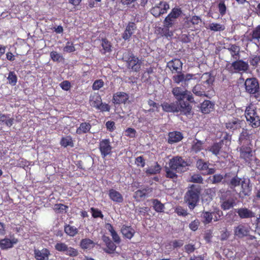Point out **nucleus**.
<instances>
[{
	"instance_id": "49530a36",
	"label": "nucleus",
	"mask_w": 260,
	"mask_h": 260,
	"mask_svg": "<svg viewBox=\"0 0 260 260\" xmlns=\"http://www.w3.org/2000/svg\"><path fill=\"white\" fill-rule=\"evenodd\" d=\"M166 177L167 178L172 179H176L178 177V175H177V173L178 172L175 171V170H173L170 167H166Z\"/></svg>"
},
{
	"instance_id": "a18cd8bd",
	"label": "nucleus",
	"mask_w": 260,
	"mask_h": 260,
	"mask_svg": "<svg viewBox=\"0 0 260 260\" xmlns=\"http://www.w3.org/2000/svg\"><path fill=\"white\" fill-rule=\"evenodd\" d=\"M217 8L220 15L222 17L225 15L227 11V7L224 0H220L217 5Z\"/></svg>"
},
{
	"instance_id": "4468645a",
	"label": "nucleus",
	"mask_w": 260,
	"mask_h": 260,
	"mask_svg": "<svg viewBox=\"0 0 260 260\" xmlns=\"http://www.w3.org/2000/svg\"><path fill=\"white\" fill-rule=\"evenodd\" d=\"M182 65L183 63L180 59L177 58L173 59L167 63V67L172 73L182 71Z\"/></svg>"
},
{
	"instance_id": "473e14b6",
	"label": "nucleus",
	"mask_w": 260,
	"mask_h": 260,
	"mask_svg": "<svg viewBox=\"0 0 260 260\" xmlns=\"http://www.w3.org/2000/svg\"><path fill=\"white\" fill-rule=\"evenodd\" d=\"M107 229L108 231L110 233L111 236H112V239L114 242L116 244H119L121 242V239L117 232L114 229L113 225L110 223L107 224Z\"/></svg>"
},
{
	"instance_id": "7c9ffc66",
	"label": "nucleus",
	"mask_w": 260,
	"mask_h": 260,
	"mask_svg": "<svg viewBox=\"0 0 260 260\" xmlns=\"http://www.w3.org/2000/svg\"><path fill=\"white\" fill-rule=\"evenodd\" d=\"M247 121H250L253 127H257L260 125V118L257 115H244Z\"/></svg>"
},
{
	"instance_id": "bf43d9fd",
	"label": "nucleus",
	"mask_w": 260,
	"mask_h": 260,
	"mask_svg": "<svg viewBox=\"0 0 260 260\" xmlns=\"http://www.w3.org/2000/svg\"><path fill=\"white\" fill-rule=\"evenodd\" d=\"M90 210L92 214V216L93 218H101V219H103L104 215L102 211L100 210L99 209L92 207L90 208Z\"/></svg>"
},
{
	"instance_id": "0eeeda50",
	"label": "nucleus",
	"mask_w": 260,
	"mask_h": 260,
	"mask_svg": "<svg viewBox=\"0 0 260 260\" xmlns=\"http://www.w3.org/2000/svg\"><path fill=\"white\" fill-rule=\"evenodd\" d=\"M112 148L109 139H104L100 141L99 149L102 158H104L107 156L111 154Z\"/></svg>"
},
{
	"instance_id": "f3484780",
	"label": "nucleus",
	"mask_w": 260,
	"mask_h": 260,
	"mask_svg": "<svg viewBox=\"0 0 260 260\" xmlns=\"http://www.w3.org/2000/svg\"><path fill=\"white\" fill-rule=\"evenodd\" d=\"M176 73H177V74L174 75L172 77V79L174 82L177 84H179L180 82H186L188 81L193 79V77L194 76L193 74L189 73L184 75L182 73V71Z\"/></svg>"
},
{
	"instance_id": "5fc2aeb1",
	"label": "nucleus",
	"mask_w": 260,
	"mask_h": 260,
	"mask_svg": "<svg viewBox=\"0 0 260 260\" xmlns=\"http://www.w3.org/2000/svg\"><path fill=\"white\" fill-rule=\"evenodd\" d=\"M68 247V246L65 243L59 242L55 244L54 248L58 252L66 253Z\"/></svg>"
},
{
	"instance_id": "338daca9",
	"label": "nucleus",
	"mask_w": 260,
	"mask_h": 260,
	"mask_svg": "<svg viewBox=\"0 0 260 260\" xmlns=\"http://www.w3.org/2000/svg\"><path fill=\"white\" fill-rule=\"evenodd\" d=\"M175 212L178 216L185 217L188 215L187 210L181 206H177L175 209Z\"/></svg>"
},
{
	"instance_id": "774afa93",
	"label": "nucleus",
	"mask_w": 260,
	"mask_h": 260,
	"mask_svg": "<svg viewBox=\"0 0 260 260\" xmlns=\"http://www.w3.org/2000/svg\"><path fill=\"white\" fill-rule=\"evenodd\" d=\"M252 39L259 40L260 39V25H258L252 32Z\"/></svg>"
},
{
	"instance_id": "09e8293b",
	"label": "nucleus",
	"mask_w": 260,
	"mask_h": 260,
	"mask_svg": "<svg viewBox=\"0 0 260 260\" xmlns=\"http://www.w3.org/2000/svg\"><path fill=\"white\" fill-rule=\"evenodd\" d=\"M161 170L160 166L156 162V165L154 166H152L146 170V173L147 174L154 175L159 173Z\"/></svg>"
},
{
	"instance_id": "412c9836",
	"label": "nucleus",
	"mask_w": 260,
	"mask_h": 260,
	"mask_svg": "<svg viewBox=\"0 0 260 260\" xmlns=\"http://www.w3.org/2000/svg\"><path fill=\"white\" fill-rule=\"evenodd\" d=\"M183 138L182 134L178 131L169 132L168 134V142L170 144L177 143L181 141Z\"/></svg>"
},
{
	"instance_id": "c9c22d12",
	"label": "nucleus",
	"mask_w": 260,
	"mask_h": 260,
	"mask_svg": "<svg viewBox=\"0 0 260 260\" xmlns=\"http://www.w3.org/2000/svg\"><path fill=\"white\" fill-rule=\"evenodd\" d=\"M101 46L103 48L102 53L105 54L107 52H110L112 51V44L106 38L101 39Z\"/></svg>"
},
{
	"instance_id": "052dcab7",
	"label": "nucleus",
	"mask_w": 260,
	"mask_h": 260,
	"mask_svg": "<svg viewBox=\"0 0 260 260\" xmlns=\"http://www.w3.org/2000/svg\"><path fill=\"white\" fill-rule=\"evenodd\" d=\"M213 219L214 221L219 220L223 216V212L219 209H215L212 212Z\"/></svg>"
},
{
	"instance_id": "c03bdc74",
	"label": "nucleus",
	"mask_w": 260,
	"mask_h": 260,
	"mask_svg": "<svg viewBox=\"0 0 260 260\" xmlns=\"http://www.w3.org/2000/svg\"><path fill=\"white\" fill-rule=\"evenodd\" d=\"M60 144L64 147H67L68 146L71 147L74 146L73 141L72 137L70 136L66 137H62L60 140Z\"/></svg>"
},
{
	"instance_id": "6ab92c4d",
	"label": "nucleus",
	"mask_w": 260,
	"mask_h": 260,
	"mask_svg": "<svg viewBox=\"0 0 260 260\" xmlns=\"http://www.w3.org/2000/svg\"><path fill=\"white\" fill-rule=\"evenodd\" d=\"M128 94L124 92H117L114 94L112 101L114 104H125L128 100Z\"/></svg>"
},
{
	"instance_id": "9d476101",
	"label": "nucleus",
	"mask_w": 260,
	"mask_h": 260,
	"mask_svg": "<svg viewBox=\"0 0 260 260\" xmlns=\"http://www.w3.org/2000/svg\"><path fill=\"white\" fill-rule=\"evenodd\" d=\"M18 242V239L13 236L10 238L5 237L4 238L0 239V248L2 250H7L12 248Z\"/></svg>"
},
{
	"instance_id": "69168bd1",
	"label": "nucleus",
	"mask_w": 260,
	"mask_h": 260,
	"mask_svg": "<svg viewBox=\"0 0 260 260\" xmlns=\"http://www.w3.org/2000/svg\"><path fill=\"white\" fill-rule=\"evenodd\" d=\"M50 57L53 61L60 62L62 59H63L62 56L55 51L51 52Z\"/></svg>"
},
{
	"instance_id": "f8f14e48",
	"label": "nucleus",
	"mask_w": 260,
	"mask_h": 260,
	"mask_svg": "<svg viewBox=\"0 0 260 260\" xmlns=\"http://www.w3.org/2000/svg\"><path fill=\"white\" fill-rule=\"evenodd\" d=\"M239 151L240 157L246 162L250 163L252 160L253 153L251 147L243 145L240 148Z\"/></svg>"
},
{
	"instance_id": "a878e982",
	"label": "nucleus",
	"mask_w": 260,
	"mask_h": 260,
	"mask_svg": "<svg viewBox=\"0 0 260 260\" xmlns=\"http://www.w3.org/2000/svg\"><path fill=\"white\" fill-rule=\"evenodd\" d=\"M201 112L203 114H209L214 110V104L209 100H205L201 106Z\"/></svg>"
},
{
	"instance_id": "37998d69",
	"label": "nucleus",
	"mask_w": 260,
	"mask_h": 260,
	"mask_svg": "<svg viewBox=\"0 0 260 260\" xmlns=\"http://www.w3.org/2000/svg\"><path fill=\"white\" fill-rule=\"evenodd\" d=\"M53 209L56 213L60 214L66 213L68 206L62 204H56Z\"/></svg>"
},
{
	"instance_id": "603ef678",
	"label": "nucleus",
	"mask_w": 260,
	"mask_h": 260,
	"mask_svg": "<svg viewBox=\"0 0 260 260\" xmlns=\"http://www.w3.org/2000/svg\"><path fill=\"white\" fill-rule=\"evenodd\" d=\"M91 105L95 108V105H99L102 102L101 96L98 94H94L90 96L89 99Z\"/></svg>"
},
{
	"instance_id": "aec40b11",
	"label": "nucleus",
	"mask_w": 260,
	"mask_h": 260,
	"mask_svg": "<svg viewBox=\"0 0 260 260\" xmlns=\"http://www.w3.org/2000/svg\"><path fill=\"white\" fill-rule=\"evenodd\" d=\"M108 196L110 199L117 203H122L123 202V196L116 190L111 188L109 190Z\"/></svg>"
},
{
	"instance_id": "4c0bfd02",
	"label": "nucleus",
	"mask_w": 260,
	"mask_h": 260,
	"mask_svg": "<svg viewBox=\"0 0 260 260\" xmlns=\"http://www.w3.org/2000/svg\"><path fill=\"white\" fill-rule=\"evenodd\" d=\"M242 179L239 177L237 175L234 176L230 180L227 182V184L231 189H234L236 187L239 186Z\"/></svg>"
},
{
	"instance_id": "2eb2a0df",
	"label": "nucleus",
	"mask_w": 260,
	"mask_h": 260,
	"mask_svg": "<svg viewBox=\"0 0 260 260\" xmlns=\"http://www.w3.org/2000/svg\"><path fill=\"white\" fill-rule=\"evenodd\" d=\"M102 240L105 243L106 248L104 249V251L109 254L114 253L117 248V246L110 238L106 235H103L102 238Z\"/></svg>"
},
{
	"instance_id": "393cba45",
	"label": "nucleus",
	"mask_w": 260,
	"mask_h": 260,
	"mask_svg": "<svg viewBox=\"0 0 260 260\" xmlns=\"http://www.w3.org/2000/svg\"><path fill=\"white\" fill-rule=\"evenodd\" d=\"M241 191L240 193L243 196H249L251 192L250 181L243 178L241 182Z\"/></svg>"
},
{
	"instance_id": "a211bd4d",
	"label": "nucleus",
	"mask_w": 260,
	"mask_h": 260,
	"mask_svg": "<svg viewBox=\"0 0 260 260\" xmlns=\"http://www.w3.org/2000/svg\"><path fill=\"white\" fill-rule=\"evenodd\" d=\"M137 29L136 24L133 22H129L126 26L124 32L122 35V38L124 40H128L134 34Z\"/></svg>"
},
{
	"instance_id": "a19ab883",
	"label": "nucleus",
	"mask_w": 260,
	"mask_h": 260,
	"mask_svg": "<svg viewBox=\"0 0 260 260\" xmlns=\"http://www.w3.org/2000/svg\"><path fill=\"white\" fill-rule=\"evenodd\" d=\"M240 122L241 121L238 119L233 120L232 121L226 123V127L231 130L239 128L241 127Z\"/></svg>"
},
{
	"instance_id": "7ed1b4c3",
	"label": "nucleus",
	"mask_w": 260,
	"mask_h": 260,
	"mask_svg": "<svg viewBox=\"0 0 260 260\" xmlns=\"http://www.w3.org/2000/svg\"><path fill=\"white\" fill-rule=\"evenodd\" d=\"M248 68L247 62L237 59L232 63L227 62L225 67V70L232 74L241 72H245L248 70Z\"/></svg>"
},
{
	"instance_id": "e2e57ef3",
	"label": "nucleus",
	"mask_w": 260,
	"mask_h": 260,
	"mask_svg": "<svg viewBox=\"0 0 260 260\" xmlns=\"http://www.w3.org/2000/svg\"><path fill=\"white\" fill-rule=\"evenodd\" d=\"M176 21V19L171 17V16L168 14L165 18L163 23L172 27L175 24Z\"/></svg>"
},
{
	"instance_id": "9b49d317",
	"label": "nucleus",
	"mask_w": 260,
	"mask_h": 260,
	"mask_svg": "<svg viewBox=\"0 0 260 260\" xmlns=\"http://www.w3.org/2000/svg\"><path fill=\"white\" fill-rule=\"evenodd\" d=\"M209 163L208 161H205L204 159H198L196 162V167L198 169L203 172L204 175L213 174L215 170L214 168H209Z\"/></svg>"
},
{
	"instance_id": "dca6fc26",
	"label": "nucleus",
	"mask_w": 260,
	"mask_h": 260,
	"mask_svg": "<svg viewBox=\"0 0 260 260\" xmlns=\"http://www.w3.org/2000/svg\"><path fill=\"white\" fill-rule=\"evenodd\" d=\"M161 106L164 111L166 112L175 113L180 111V106L178 102L175 103L165 102L161 104Z\"/></svg>"
},
{
	"instance_id": "0e129e2a",
	"label": "nucleus",
	"mask_w": 260,
	"mask_h": 260,
	"mask_svg": "<svg viewBox=\"0 0 260 260\" xmlns=\"http://www.w3.org/2000/svg\"><path fill=\"white\" fill-rule=\"evenodd\" d=\"M67 250L65 253L66 255H69L72 257L77 256L79 254V252L77 249L72 247H68Z\"/></svg>"
},
{
	"instance_id": "423d86ee",
	"label": "nucleus",
	"mask_w": 260,
	"mask_h": 260,
	"mask_svg": "<svg viewBox=\"0 0 260 260\" xmlns=\"http://www.w3.org/2000/svg\"><path fill=\"white\" fill-rule=\"evenodd\" d=\"M125 61L126 62V67L127 69L135 72H138L141 69L142 64L141 60L134 55L133 54L131 53L126 58Z\"/></svg>"
},
{
	"instance_id": "3c124183",
	"label": "nucleus",
	"mask_w": 260,
	"mask_h": 260,
	"mask_svg": "<svg viewBox=\"0 0 260 260\" xmlns=\"http://www.w3.org/2000/svg\"><path fill=\"white\" fill-rule=\"evenodd\" d=\"M7 79L10 85L12 86L16 85L17 82V77L14 72L11 71L9 73Z\"/></svg>"
},
{
	"instance_id": "bb28decb",
	"label": "nucleus",
	"mask_w": 260,
	"mask_h": 260,
	"mask_svg": "<svg viewBox=\"0 0 260 260\" xmlns=\"http://www.w3.org/2000/svg\"><path fill=\"white\" fill-rule=\"evenodd\" d=\"M239 216L241 218H248L254 217V213L250 210L246 208H241L236 209Z\"/></svg>"
},
{
	"instance_id": "c85d7f7f",
	"label": "nucleus",
	"mask_w": 260,
	"mask_h": 260,
	"mask_svg": "<svg viewBox=\"0 0 260 260\" xmlns=\"http://www.w3.org/2000/svg\"><path fill=\"white\" fill-rule=\"evenodd\" d=\"M202 78L205 79V81H203V84L206 86L208 89V91L212 88V85L214 81V78L209 73H204L202 77Z\"/></svg>"
},
{
	"instance_id": "f03ea898",
	"label": "nucleus",
	"mask_w": 260,
	"mask_h": 260,
	"mask_svg": "<svg viewBox=\"0 0 260 260\" xmlns=\"http://www.w3.org/2000/svg\"><path fill=\"white\" fill-rule=\"evenodd\" d=\"M201 188L199 185H191L188 189L184 196V201L189 208L193 210L199 201Z\"/></svg>"
},
{
	"instance_id": "58836bf2",
	"label": "nucleus",
	"mask_w": 260,
	"mask_h": 260,
	"mask_svg": "<svg viewBox=\"0 0 260 260\" xmlns=\"http://www.w3.org/2000/svg\"><path fill=\"white\" fill-rule=\"evenodd\" d=\"M94 246L93 241L88 238L83 239L80 243V246L83 249H90Z\"/></svg>"
},
{
	"instance_id": "ea45409f",
	"label": "nucleus",
	"mask_w": 260,
	"mask_h": 260,
	"mask_svg": "<svg viewBox=\"0 0 260 260\" xmlns=\"http://www.w3.org/2000/svg\"><path fill=\"white\" fill-rule=\"evenodd\" d=\"M152 203L153 204V208L156 212L158 213L164 212L165 206L160 202V201L157 199H153L152 200Z\"/></svg>"
},
{
	"instance_id": "680f3d73",
	"label": "nucleus",
	"mask_w": 260,
	"mask_h": 260,
	"mask_svg": "<svg viewBox=\"0 0 260 260\" xmlns=\"http://www.w3.org/2000/svg\"><path fill=\"white\" fill-rule=\"evenodd\" d=\"M259 62L260 57L257 55H254L249 57V63L254 68L257 67Z\"/></svg>"
},
{
	"instance_id": "13d9d810",
	"label": "nucleus",
	"mask_w": 260,
	"mask_h": 260,
	"mask_svg": "<svg viewBox=\"0 0 260 260\" xmlns=\"http://www.w3.org/2000/svg\"><path fill=\"white\" fill-rule=\"evenodd\" d=\"M95 108L98 110H100L101 112H109L110 109V106L107 104L103 103L101 102L99 105H95Z\"/></svg>"
},
{
	"instance_id": "20e7f679",
	"label": "nucleus",
	"mask_w": 260,
	"mask_h": 260,
	"mask_svg": "<svg viewBox=\"0 0 260 260\" xmlns=\"http://www.w3.org/2000/svg\"><path fill=\"white\" fill-rule=\"evenodd\" d=\"M244 86L245 90L247 93L250 94H254V96L257 97L256 94L259 92L260 88L258 81L256 78L246 79L244 83Z\"/></svg>"
},
{
	"instance_id": "6e6552de",
	"label": "nucleus",
	"mask_w": 260,
	"mask_h": 260,
	"mask_svg": "<svg viewBox=\"0 0 260 260\" xmlns=\"http://www.w3.org/2000/svg\"><path fill=\"white\" fill-rule=\"evenodd\" d=\"M201 22V19L199 16L194 15L191 17H185L184 18L183 27L185 29L194 31L196 29V25H198Z\"/></svg>"
},
{
	"instance_id": "ddd939ff",
	"label": "nucleus",
	"mask_w": 260,
	"mask_h": 260,
	"mask_svg": "<svg viewBox=\"0 0 260 260\" xmlns=\"http://www.w3.org/2000/svg\"><path fill=\"white\" fill-rule=\"evenodd\" d=\"M250 228L243 224H240L234 229V235L238 238H243L249 235Z\"/></svg>"
},
{
	"instance_id": "f704fd0d",
	"label": "nucleus",
	"mask_w": 260,
	"mask_h": 260,
	"mask_svg": "<svg viewBox=\"0 0 260 260\" xmlns=\"http://www.w3.org/2000/svg\"><path fill=\"white\" fill-rule=\"evenodd\" d=\"M228 49L230 52L232 57L237 59L240 57V47L235 44H230Z\"/></svg>"
},
{
	"instance_id": "864d4df0",
	"label": "nucleus",
	"mask_w": 260,
	"mask_h": 260,
	"mask_svg": "<svg viewBox=\"0 0 260 260\" xmlns=\"http://www.w3.org/2000/svg\"><path fill=\"white\" fill-rule=\"evenodd\" d=\"M148 104L150 107L149 111L150 112H157L159 111L160 106L152 100H149Z\"/></svg>"
},
{
	"instance_id": "2f4dec72",
	"label": "nucleus",
	"mask_w": 260,
	"mask_h": 260,
	"mask_svg": "<svg viewBox=\"0 0 260 260\" xmlns=\"http://www.w3.org/2000/svg\"><path fill=\"white\" fill-rule=\"evenodd\" d=\"M64 232L68 236L73 237L78 233V229L74 225L66 224L64 226Z\"/></svg>"
},
{
	"instance_id": "b1692460",
	"label": "nucleus",
	"mask_w": 260,
	"mask_h": 260,
	"mask_svg": "<svg viewBox=\"0 0 260 260\" xmlns=\"http://www.w3.org/2000/svg\"><path fill=\"white\" fill-rule=\"evenodd\" d=\"M221 208L223 210H228L232 208L235 205V200L233 198H229L228 199H224L223 197L220 198Z\"/></svg>"
},
{
	"instance_id": "4d7b16f0",
	"label": "nucleus",
	"mask_w": 260,
	"mask_h": 260,
	"mask_svg": "<svg viewBox=\"0 0 260 260\" xmlns=\"http://www.w3.org/2000/svg\"><path fill=\"white\" fill-rule=\"evenodd\" d=\"M208 28L211 30L217 31L224 30L225 27L224 25L219 23H212L209 24Z\"/></svg>"
},
{
	"instance_id": "1a4fd4ad",
	"label": "nucleus",
	"mask_w": 260,
	"mask_h": 260,
	"mask_svg": "<svg viewBox=\"0 0 260 260\" xmlns=\"http://www.w3.org/2000/svg\"><path fill=\"white\" fill-rule=\"evenodd\" d=\"M169 9V4L166 2L161 1L151 9L150 13L154 17H158L160 15L167 13Z\"/></svg>"
},
{
	"instance_id": "39448f33",
	"label": "nucleus",
	"mask_w": 260,
	"mask_h": 260,
	"mask_svg": "<svg viewBox=\"0 0 260 260\" xmlns=\"http://www.w3.org/2000/svg\"><path fill=\"white\" fill-rule=\"evenodd\" d=\"M169 166L172 169L181 173L185 171L188 164L182 157L175 156L170 160Z\"/></svg>"
},
{
	"instance_id": "6e6d98bb",
	"label": "nucleus",
	"mask_w": 260,
	"mask_h": 260,
	"mask_svg": "<svg viewBox=\"0 0 260 260\" xmlns=\"http://www.w3.org/2000/svg\"><path fill=\"white\" fill-rule=\"evenodd\" d=\"M202 218L203 219V222L205 224H208L210 223L213 219V215L212 212H209L208 211L203 212Z\"/></svg>"
},
{
	"instance_id": "c756f323",
	"label": "nucleus",
	"mask_w": 260,
	"mask_h": 260,
	"mask_svg": "<svg viewBox=\"0 0 260 260\" xmlns=\"http://www.w3.org/2000/svg\"><path fill=\"white\" fill-rule=\"evenodd\" d=\"M170 26L164 24L163 26L158 27L157 30L161 36L167 38H171L173 36V32L170 30Z\"/></svg>"
},
{
	"instance_id": "de8ad7c7",
	"label": "nucleus",
	"mask_w": 260,
	"mask_h": 260,
	"mask_svg": "<svg viewBox=\"0 0 260 260\" xmlns=\"http://www.w3.org/2000/svg\"><path fill=\"white\" fill-rule=\"evenodd\" d=\"M203 142L200 140H197L191 146V150L192 152L197 153L203 149Z\"/></svg>"
},
{
	"instance_id": "8fccbe9b",
	"label": "nucleus",
	"mask_w": 260,
	"mask_h": 260,
	"mask_svg": "<svg viewBox=\"0 0 260 260\" xmlns=\"http://www.w3.org/2000/svg\"><path fill=\"white\" fill-rule=\"evenodd\" d=\"M182 13V11L180 8L175 7L172 9L169 15L171 16V17L177 20V19L181 16Z\"/></svg>"
},
{
	"instance_id": "f257e3e1",
	"label": "nucleus",
	"mask_w": 260,
	"mask_h": 260,
	"mask_svg": "<svg viewBox=\"0 0 260 260\" xmlns=\"http://www.w3.org/2000/svg\"><path fill=\"white\" fill-rule=\"evenodd\" d=\"M188 91L183 90L180 87H175L172 89V93L180 106V112L183 114H189L192 107L187 102H184Z\"/></svg>"
},
{
	"instance_id": "4be33fe9",
	"label": "nucleus",
	"mask_w": 260,
	"mask_h": 260,
	"mask_svg": "<svg viewBox=\"0 0 260 260\" xmlns=\"http://www.w3.org/2000/svg\"><path fill=\"white\" fill-rule=\"evenodd\" d=\"M35 257L37 260H48L50 252L47 248H44L42 250L35 249L34 250Z\"/></svg>"
},
{
	"instance_id": "e433bc0d",
	"label": "nucleus",
	"mask_w": 260,
	"mask_h": 260,
	"mask_svg": "<svg viewBox=\"0 0 260 260\" xmlns=\"http://www.w3.org/2000/svg\"><path fill=\"white\" fill-rule=\"evenodd\" d=\"M91 128V125L87 122L81 123L80 126L77 128L76 133L78 135L85 134L88 132Z\"/></svg>"
},
{
	"instance_id": "cd10ccee",
	"label": "nucleus",
	"mask_w": 260,
	"mask_h": 260,
	"mask_svg": "<svg viewBox=\"0 0 260 260\" xmlns=\"http://www.w3.org/2000/svg\"><path fill=\"white\" fill-rule=\"evenodd\" d=\"M208 91L206 86L203 84H197L192 89L193 93L199 96H206V92Z\"/></svg>"
},
{
	"instance_id": "5701e85b",
	"label": "nucleus",
	"mask_w": 260,
	"mask_h": 260,
	"mask_svg": "<svg viewBox=\"0 0 260 260\" xmlns=\"http://www.w3.org/2000/svg\"><path fill=\"white\" fill-rule=\"evenodd\" d=\"M120 232L124 238L131 239L135 234V230L131 226L125 224L122 225Z\"/></svg>"
},
{
	"instance_id": "72a5a7b5",
	"label": "nucleus",
	"mask_w": 260,
	"mask_h": 260,
	"mask_svg": "<svg viewBox=\"0 0 260 260\" xmlns=\"http://www.w3.org/2000/svg\"><path fill=\"white\" fill-rule=\"evenodd\" d=\"M223 144V140H221L219 142L214 143L209 148V151L211 152L215 155L217 156L219 154V152Z\"/></svg>"
},
{
	"instance_id": "79ce46f5",
	"label": "nucleus",
	"mask_w": 260,
	"mask_h": 260,
	"mask_svg": "<svg viewBox=\"0 0 260 260\" xmlns=\"http://www.w3.org/2000/svg\"><path fill=\"white\" fill-rule=\"evenodd\" d=\"M14 119L9 118L7 115H0V124L10 127L13 123Z\"/></svg>"
}]
</instances>
